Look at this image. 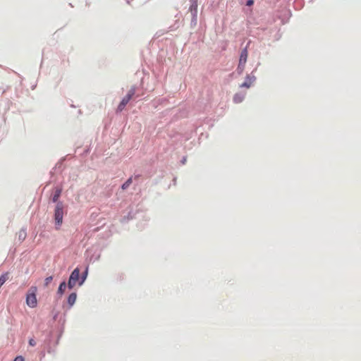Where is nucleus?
<instances>
[{"label":"nucleus","instance_id":"f257e3e1","mask_svg":"<svg viewBox=\"0 0 361 361\" xmlns=\"http://www.w3.org/2000/svg\"><path fill=\"white\" fill-rule=\"evenodd\" d=\"M136 92V87L135 86H132L130 89L128 90V94L123 98L120 104L117 107V111L121 112L129 101L132 99V97L135 95Z\"/></svg>","mask_w":361,"mask_h":361},{"label":"nucleus","instance_id":"f03ea898","mask_svg":"<svg viewBox=\"0 0 361 361\" xmlns=\"http://www.w3.org/2000/svg\"><path fill=\"white\" fill-rule=\"evenodd\" d=\"M36 292H37V288L35 286H32L30 288L29 293L27 294L26 296V303L27 305L33 308L37 306V300L36 298Z\"/></svg>","mask_w":361,"mask_h":361},{"label":"nucleus","instance_id":"7ed1b4c3","mask_svg":"<svg viewBox=\"0 0 361 361\" xmlns=\"http://www.w3.org/2000/svg\"><path fill=\"white\" fill-rule=\"evenodd\" d=\"M247 56H248V52H247V47H245V49H243L242 50V51L240 53V59H239V63H238V66L237 68V71H238V74H242L243 72L244 71L245 68V64L247 62Z\"/></svg>","mask_w":361,"mask_h":361},{"label":"nucleus","instance_id":"20e7f679","mask_svg":"<svg viewBox=\"0 0 361 361\" xmlns=\"http://www.w3.org/2000/svg\"><path fill=\"white\" fill-rule=\"evenodd\" d=\"M63 206L62 202H58L55 209V214H54V218L56 223L60 226L62 224L63 221Z\"/></svg>","mask_w":361,"mask_h":361},{"label":"nucleus","instance_id":"39448f33","mask_svg":"<svg viewBox=\"0 0 361 361\" xmlns=\"http://www.w3.org/2000/svg\"><path fill=\"white\" fill-rule=\"evenodd\" d=\"M80 278V270L78 268H75L71 273L68 283V287L70 289H72L75 285L76 283L79 281Z\"/></svg>","mask_w":361,"mask_h":361},{"label":"nucleus","instance_id":"423d86ee","mask_svg":"<svg viewBox=\"0 0 361 361\" xmlns=\"http://www.w3.org/2000/svg\"><path fill=\"white\" fill-rule=\"evenodd\" d=\"M255 80V76H250V75H247L245 78V81L240 85V87L249 88L252 85Z\"/></svg>","mask_w":361,"mask_h":361},{"label":"nucleus","instance_id":"0eeeda50","mask_svg":"<svg viewBox=\"0 0 361 361\" xmlns=\"http://www.w3.org/2000/svg\"><path fill=\"white\" fill-rule=\"evenodd\" d=\"M245 97V93L238 92L236 93L233 97V102L235 104H239L243 101Z\"/></svg>","mask_w":361,"mask_h":361},{"label":"nucleus","instance_id":"6e6552de","mask_svg":"<svg viewBox=\"0 0 361 361\" xmlns=\"http://www.w3.org/2000/svg\"><path fill=\"white\" fill-rule=\"evenodd\" d=\"M190 1L191 2L190 10L193 13L194 16H196L197 11V0H190Z\"/></svg>","mask_w":361,"mask_h":361},{"label":"nucleus","instance_id":"1a4fd4ad","mask_svg":"<svg viewBox=\"0 0 361 361\" xmlns=\"http://www.w3.org/2000/svg\"><path fill=\"white\" fill-rule=\"evenodd\" d=\"M76 298L77 295L75 293H72L71 294L69 295L68 298V303L69 304L70 306L73 305V304L75 302Z\"/></svg>","mask_w":361,"mask_h":361},{"label":"nucleus","instance_id":"9d476101","mask_svg":"<svg viewBox=\"0 0 361 361\" xmlns=\"http://www.w3.org/2000/svg\"><path fill=\"white\" fill-rule=\"evenodd\" d=\"M61 194V188H57L55 191V193L52 197V200L54 202H56L60 197Z\"/></svg>","mask_w":361,"mask_h":361},{"label":"nucleus","instance_id":"9b49d317","mask_svg":"<svg viewBox=\"0 0 361 361\" xmlns=\"http://www.w3.org/2000/svg\"><path fill=\"white\" fill-rule=\"evenodd\" d=\"M66 288V282H62L59 285V289H58V293L60 295H63Z\"/></svg>","mask_w":361,"mask_h":361},{"label":"nucleus","instance_id":"f8f14e48","mask_svg":"<svg viewBox=\"0 0 361 361\" xmlns=\"http://www.w3.org/2000/svg\"><path fill=\"white\" fill-rule=\"evenodd\" d=\"M133 179L132 178H129L121 186L122 190H126L132 183Z\"/></svg>","mask_w":361,"mask_h":361},{"label":"nucleus","instance_id":"ddd939ff","mask_svg":"<svg viewBox=\"0 0 361 361\" xmlns=\"http://www.w3.org/2000/svg\"><path fill=\"white\" fill-rule=\"evenodd\" d=\"M52 280L53 277L51 276L47 277L44 280V286H48Z\"/></svg>","mask_w":361,"mask_h":361},{"label":"nucleus","instance_id":"4468645a","mask_svg":"<svg viewBox=\"0 0 361 361\" xmlns=\"http://www.w3.org/2000/svg\"><path fill=\"white\" fill-rule=\"evenodd\" d=\"M87 274V269L86 270L84 276L82 277V280L79 282V286H81L84 283V281L86 279Z\"/></svg>","mask_w":361,"mask_h":361},{"label":"nucleus","instance_id":"2eb2a0df","mask_svg":"<svg viewBox=\"0 0 361 361\" xmlns=\"http://www.w3.org/2000/svg\"><path fill=\"white\" fill-rule=\"evenodd\" d=\"M29 344L31 345V346H35L36 345V342L33 339V338H30L29 340Z\"/></svg>","mask_w":361,"mask_h":361},{"label":"nucleus","instance_id":"dca6fc26","mask_svg":"<svg viewBox=\"0 0 361 361\" xmlns=\"http://www.w3.org/2000/svg\"><path fill=\"white\" fill-rule=\"evenodd\" d=\"M13 361H24V358L22 356H18Z\"/></svg>","mask_w":361,"mask_h":361},{"label":"nucleus","instance_id":"f3484780","mask_svg":"<svg viewBox=\"0 0 361 361\" xmlns=\"http://www.w3.org/2000/svg\"><path fill=\"white\" fill-rule=\"evenodd\" d=\"M253 4H254V1L253 0H248L247 1L246 5L248 6H252Z\"/></svg>","mask_w":361,"mask_h":361}]
</instances>
